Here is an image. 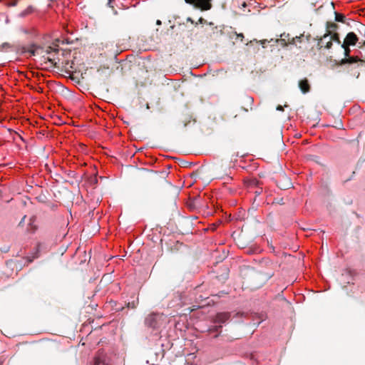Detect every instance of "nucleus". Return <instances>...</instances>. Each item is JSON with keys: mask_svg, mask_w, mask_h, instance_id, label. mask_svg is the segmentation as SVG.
I'll use <instances>...</instances> for the list:
<instances>
[{"mask_svg": "<svg viewBox=\"0 0 365 365\" xmlns=\"http://www.w3.org/2000/svg\"><path fill=\"white\" fill-rule=\"evenodd\" d=\"M112 1H113V0H108V3H107V4H108V6H110V7H111V8H113V6L111 5V4H112Z\"/></svg>", "mask_w": 365, "mask_h": 365, "instance_id": "23", "label": "nucleus"}, {"mask_svg": "<svg viewBox=\"0 0 365 365\" xmlns=\"http://www.w3.org/2000/svg\"><path fill=\"white\" fill-rule=\"evenodd\" d=\"M93 365H108L106 361V354L104 351L99 350L94 357Z\"/></svg>", "mask_w": 365, "mask_h": 365, "instance_id": "7", "label": "nucleus"}, {"mask_svg": "<svg viewBox=\"0 0 365 365\" xmlns=\"http://www.w3.org/2000/svg\"><path fill=\"white\" fill-rule=\"evenodd\" d=\"M34 11V8L32 6H28L24 11H23L20 16L22 17L26 16L27 15L33 13Z\"/></svg>", "mask_w": 365, "mask_h": 365, "instance_id": "12", "label": "nucleus"}, {"mask_svg": "<svg viewBox=\"0 0 365 365\" xmlns=\"http://www.w3.org/2000/svg\"><path fill=\"white\" fill-rule=\"evenodd\" d=\"M231 317V314L230 312H220L217 313L214 319L213 322L215 324H218L220 325H214L210 327L209 332L210 334H215L214 336L217 337L222 329V324L226 323L228 320H230Z\"/></svg>", "mask_w": 365, "mask_h": 365, "instance_id": "3", "label": "nucleus"}, {"mask_svg": "<svg viewBox=\"0 0 365 365\" xmlns=\"http://www.w3.org/2000/svg\"><path fill=\"white\" fill-rule=\"evenodd\" d=\"M252 359H253V360L256 361V362H257V364H259V363L258 361H257V360H256V359H255V355H254V354H252Z\"/></svg>", "mask_w": 365, "mask_h": 365, "instance_id": "26", "label": "nucleus"}, {"mask_svg": "<svg viewBox=\"0 0 365 365\" xmlns=\"http://www.w3.org/2000/svg\"><path fill=\"white\" fill-rule=\"evenodd\" d=\"M259 186V181L256 179H252L249 182V187H257V190L255 191V194L257 195H259L262 193V187H258Z\"/></svg>", "mask_w": 365, "mask_h": 365, "instance_id": "11", "label": "nucleus"}, {"mask_svg": "<svg viewBox=\"0 0 365 365\" xmlns=\"http://www.w3.org/2000/svg\"><path fill=\"white\" fill-rule=\"evenodd\" d=\"M277 110H279V111H283V110H284V108H283V107H282V106H280V105H279V106H278L277 107Z\"/></svg>", "mask_w": 365, "mask_h": 365, "instance_id": "22", "label": "nucleus"}, {"mask_svg": "<svg viewBox=\"0 0 365 365\" xmlns=\"http://www.w3.org/2000/svg\"><path fill=\"white\" fill-rule=\"evenodd\" d=\"M46 248L45 247V245L43 243H38L37 245V247H36V253L35 254V255L33 257V258H37L38 257V252H41V250Z\"/></svg>", "mask_w": 365, "mask_h": 365, "instance_id": "13", "label": "nucleus"}, {"mask_svg": "<svg viewBox=\"0 0 365 365\" xmlns=\"http://www.w3.org/2000/svg\"><path fill=\"white\" fill-rule=\"evenodd\" d=\"M187 21H191L192 23L193 22V21L191 20V19H190V18H188V19H187Z\"/></svg>", "mask_w": 365, "mask_h": 365, "instance_id": "32", "label": "nucleus"}, {"mask_svg": "<svg viewBox=\"0 0 365 365\" xmlns=\"http://www.w3.org/2000/svg\"><path fill=\"white\" fill-rule=\"evenodd\" d=\"M345 16L343 14L336 13L335 20L339 22H344Z\"/></svg>", "mask_w": 365, "mask_h": 365, "instance_id": "16", "label": "nucleus"}, {"mask_svg": "<svg viewBox=\"0 0 365 365\" xmlns=\"http://www.w3.org/2000/svg\"><path fill=\"white\" fill-rule=\"evenodd\" d=\"M365 37V34H364ZM358 43L359 48L365 46V40L359 41V38L356 34L354 32H349L347 34L343 43H341L340 48L344 49V54L345 57L349 56L350 49L348 48L349 46H354Z\"/></svg>", "mask_w": 365, "mask_h": 365, "instance_id": "2", "label": "nucleus"}, {"mask_svg": "<svg viewBox=\"0 0 365 365\" xmlns=\"http://www.w3.org/2000/svg\"><path fill=\"white\" fill-rule=\"evenodd\" d=\"M138 304V299L133 300L132 302H129L128 303V307L131 309H135Z\"/></svg>", "mask_w": 365, "mask_h": 365, "instance_id": "14", "label": "nucleus"}, {"mask_svg": "<svg viewBox=\"0 0 365 365\" xmlns=\"http://www.w3.org/2000/svg\"><path fill=\"white\" fill-rule=\"evenodd\" d=\"M156 24H157L158 25H161V24H162V23H161V21H160V20H157Z\"/></svg>", "mask_w": 365, "mask_h": 365, "instance_id": "27", "label": "nucleus"}, {"mask_svg": "<svg viewBox=\"0 0 365 365\" xmlns=\"http://www.w3.org/2000/svg\"><path fill=\"white\" fill-rule=\"evenodd\" d=\"M304 35H301L299 36H295L292 38V40L289 42V44L295 45L298 48H301V43L303 42Z\"/></svg>", "mask_w": 365, "mask_h": 365, "instance_id": "9", "label": "nucleus"}, {"mask_svg": "<svg viewBox=\"0 0 365 365\" xmlns=\"http://www.w3.org/2000/svg\"><path fill=\"white\" fill-rule=\"evenodd\" d=\"M2 47L3 48H6V47H11V46H10L9 43H4L2 44Z\"/></svg>", "mask_w": 365, "mask_h": 365, "instance_id": "24", "label": "nucleus"}, {"mask_svg": "<svg viewBox=\"0 0 365 365\" xmlns=\"http://www.w3.org/2000/svg\"><path fill=\"white\" fill-rule=\"evenodd\" d=\"M238 36H239L240 38H244V36H243V34H239V35H238Z\"/></svg>", "mask_w": 365, "mask_h": 365, "instance_id": "29", "label": "nucleus"}, {"mask_svg": "<svg viewBox=\"0 0 365 365\" xmlns=\"http://www.w3.org/2000/svg\"><path fill=\"white\" fill-rule=\"evenodd\" d=\"M359 60L361 61H365V57L361 56V58H360Z\"/></svg>", "mask_w": 365, "mask_h": 365, "instance_id": "28", "label": "nucleus"}, {"mask_svg": "<svg viewBox=\"0 0 365 365\" xmlns=\"http://www.w3.org/2000/svg\"><path fill=\"white\" fill-rule=\"evenodd\" d=\"M42 49L43 48L41 46L36 44H32L27 48L26 51L32 56H36L39 53V50Z\"/></svg>", "mask_w": 365, "mask_h": 365, "instance_id": "10", "label": "nucleus"}, {"mask_svg": "<svg viewBox=\"0 0 365 365\" xmlns=\"http://www.w3.org/2000/svg\"><path fill=\"white\" fill-rule=\"evenodd\" d=\"M333 42L337 43L338 46L341 45V41L337 33H332L330 30L322 36L318 41L317 46L319 49L326 48L330 49L333 45Z\"/></svg>", "mask_w": 365, "mask_h": 365, "instance_id": "1", "label": "nucleus"}, {"mask_svg": "<svg viewBox=\"0 0 365 365\" xmlns=\"http://www.w3.org/2000/svg\"><path fill=\"white\" fill-rule=\"evenodd\" d=\"M356 61H357V60L356 59L354 60L353 57H350L349 59L345 58V59L342 60V63H354V62H356Z\"/></svg>", "mask_w": 365, "mask_h": 365, "instance_id": "18", "label": "nucleus"}, {"mask_svg": "<svg viewBox=\"0 0 365 365\" xmlns=\"http://www.w3.org/2000/svg\"><path fill=\"white\" fill-rule=\"evenodd\" d=\"M118 14L116 10H114V14L116 15Z\"/></svg>", "mask_w": 365, "mask_h": 365, "instance_id": "33", "label": "nucleus"}, {"mask_svg": "<svg viewBox=\"0 0 365 365\" xmlns=\"http://www.w3.org/2000/svg\"><path fill=\"white\" fill-rule=\"evenodd\" d=\"M59 48L58 47H51L48 46L46 48L45 53L46 55H43V57L47 61L50 62L51 64L55 67H56V61L55 55L58 52Z\"/></svg>", "mask_w": 365, "mask_h": 365, "instance_id": "4", "label": "nucleus"}, {"mask_svg": "<svg viewBox=\"0 0 365 365\" xmlns=\"http://www.w3.org/2000/svg\"><path fill=\"white\" fill-rule=\"evenodd\" d=\"M23 31L25 33V34H27L28 33V31L26 29H24Z\"/></svg>", "mask_w": 365, "mask_h": 365, "instance_id": "31", "label": "nucleus"}, {"mask_svg": "<svg viewBox=\"0 0 365 365\" xmlns=\"http://www.w3.org/2000/svg\"><path fill=\"white\" fill-rule=\"evenodd\" d=\"M36 220V217L34 216L31 217L30 218V222H29V225H31L32 223Z\"/></svg>", "mask_w": 365, "mask_h": 365, "instance_id": "21", "label": "nucleus"}, {"mask_svg": "<svg viewBox=\"0 0 365 365\" xmlns=\"http://www.w3.org/2000/svg\"><path fill=\"white\" fill-rule=\"evenodd\" d=\"M161 317L158 313H152L149 314L145 319V324L153 329L159 327L158 319Z\"/></svg>", "mask_w": 365, "mask_h": 365, "instance_id": "5", "label": "nucleus"}, {"mask_svg": "<svg viewBox=\"0 0 365 365\" xmlns=\"http://www.w3.org/2000/svg\"><path fill=\"white\" fill-rule=\"evenodd\" d=\"M299 87L303 93H308L310 89V86L307 79L304 78L299 82Z\"/></svg>", "mask_w": 365, "mask_h": 365, "instance_id": "8", "label": "nucleus"}, {"mask_svg": "<svg viewBox=\"0 0 365 365\" xmlns=\"http://www.w3.org/2000/svg\"><path fill=\"white\" fill-rule=\"evenodd\" d=\"M26 217V215H24V216L23 217V218L21 219V221H20V222H19V225H21V224H23V223L24 222V220H25Z\"/></svg>", "mask_w": 365, "mask_h": 365, "instance_id": "25", "label": "nucleus"}, {"mask_svg": "<svg viewBox=\"0 0 365 365\" xmlns=\"http://www.w3.org/2000/svg\"><path fill=\"white\" fill-rule=\"evenodd\" d=\"M8 4L9 6H15L17 4V0L11 1Z\"/></svg>", "mask_w": 365, "mask_h": 365, "instance_id": "20", "label": "nucleus"}, {"mask_svg": "<svg viewBox=\"0 0 365 365\" xmlns=\"http://www.w3.org/2000/svg\"><path fill=\"white\" fill-rule=\"evenodd\" d=\"M186 3L193 4L202 10H209L212 7L211 0H185Z\"/></svg>", "mask_w": 365, "mask_h": 365, "instance_id": "6", "label": "nucleus"}, {"mask_svg": "<svg viewBox=\"0 0 365 365\" xmlns=\"http://www.w3.org/2000/svg\"><path fill=\"white\" fill-rule=\"evenodd\" d=\"M276 43H279L282 47L287 46L289 43L286 41V38H278L275 41Z\"/></svg>", "mask_w": 365, "mask_h": 365, "instance_id": "15", "label": "nucleus"}, {"mask_svg": "<svg viewBox=\"0 0 365 365\" xmlns=\"http://www.w3.org/2000/svg\"><path fill=\"white\" fill-rule=\"evenodd\" d=\"M199 21H200V23H202V21H204V19H203L202 18H200Z\"/></svg>", "mask_w": 365, "mask_h": 365, "instance_id": "30", "label": "nucleus"}, {"mask_svg": "<svg viewBox=\"0 0 365 365\" xmlns=\"http://www.w3.org/2000/svg\"><path fill=\"white\" fill-rule=\"evenodd\" d=\"M253 41H256L257 43L259 42L262 44L263 48H264L265 47V44L269 42L266 39L265 40H262V41H257L256 39H255L253 41H250V43H252Z\"/></svg>", "mask_w": 365, "mask_h": 365, "instance_id": "17", "label": "nucleus"}, {"mask_svg": "<svg viewBox=\"0 0 365 365\" xmlns=\"http://www.w3.org/2000/svg\"><path fill=\"white\" fill-rule=\"evenodd\" d=\"M331 27H333V28H335V27H336V25H335V24H331Z\"/></svg>", "mask_w": 365, "mask_h": 365, "instance_id": "34", "label": "nucleus"}, {"mask_svg": "<svg viewBox=\"0 0 365 365\" xmlns=\"http://www.w3.org/2000/svg\"><path fill=\"white\" fill-rule=\"evenodd\" d=\"M280 37H281V38H286V40L287 39L289 41V42L290 41L289 34H286L285 33H284V34H281Z\"/></svg>", "mask_w": 365, "mask_h": 365, "instance_id": "19", "label": "nucleus"}]
</instances>
